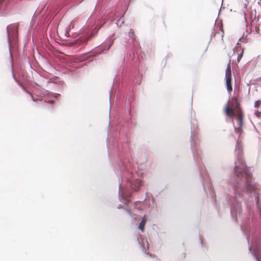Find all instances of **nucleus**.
Here are the masks:
<instances>
[{"instance_id":"6","label":"nucleus","mask_w":261,"mask_h":261,"mask_svg":"<svg viewBox=\"0 0 261 261\" xmlns=\"http://www.w3.org/2000/svg\"><path fill=\"white\" fill-rule=\"evenodd\" d=\"M141 185V180L139 179H135L130 185L131 188L134 191H138Z\"/></svg>"},{"instance_id":"9","label":"nucleus","mask_w":261,"mask_h":261,"mask_svg":"<svg viewBox=\"0 0 261 261\" xmlns=\"http://www.w3.org/2000/svg\"><path fill=\"white\" fill-rule=\"evenodd\" d=\"M239 50L241 51V53L239 54L238 58H237V60H238V62H240V60H241V59H242V58L243 57V52H244L243 49L241 48H240Z\"/></svg>"},{"instance_id":"7","label":"nucleus","mask_w":261,"mask_h":261,"mask_svg":"<svg viewBox=\"0 0 261 261\" xmlns=\"http://www.w3.org/2000/svg\"><path fill=\"white\" fill-rule=\"evenodd\" d=\"M147 222V220L145 218V216H144L141 222L139 224L138 228L141 231V232H144V226L145 225V224Z\"/></svg>"},{"instance_id":"11","label":"nucleus","mask_w":261,"mask_h":261,"mask_svg":"<svg viewBox=\"0 0 261 261\" xmlns=\"http://www.w3.org/2000/svg\"><path fill=\"white\" fill-rule=\"evenodd\" d=\"M261 105V100H258L255 102L254 107L256 108H258Z\"/></svg>"},{"instance_id":"4","label":"nucleus","mask_w":261,"mask_h":261,"mask_svg":"<svg viewBox=\"0 0 261 261\" xmlns=\"http://www.w3.org/2000/svg\"><path fill=\"white\" fill-rule=\"evenodd\" d=\"M237 113L236 119L238 121V127L235 128L236 132L240 133L242 131V126L243 124V113L242 109L236 112Z\"/></svg>"},{"instance_id":"10","label":"nucleus","mask_w":261,"mask_h":261,"mask_svg":"<svg viewBox=\"0 0 261 261\" xmlns=\"http://www.w3.org/2000/svg\"><path fill=\"white\" fill-rule=\"evenodd\" d=\"M238 169V167L237 166H236L234 168L235 173L237 174V175L238 177H240V175H242L243 174V171L239 172Z\"/></svg>"},{"instance_id":"3","label":"nucleus","mask_w":261,"mask_h":261,"mask_svg":"<svg viewBox=\"0 0 261 261\" xmlns=\"http://www.w3.org/2000/svg\"><path fill=\"white\" fill-rule=\"evenodd\" d=\"M225 81L227 91L231 92L232 91L231 86V70L230 62L228 64L225 72Z\"/></svg>"},{"instance_id":"14","label":"nucleus","mask_w":261,"mask_h":261,"mask_svg":"<svg viewBox=\"0 0 261 261\" xmlns=\"http://www.w3.org/2000/svg\"><path fill=\"white\" fill-rule=\"evenodd\" d=\"M49 102L50 103H54V101L53 100H50V101H49Z\"/></svg>"},{"instance_id":"15","label":"nucleus","mask_w":261,"mask_h":261,"mask_svg":"<svg viewBox=\"0 0 261 261\" xmlns=\"http://www.w3.org/2000/svg\"><path fill=\"white\" fill-rule=\"evenodd\" d=\"M244 8H245V9H246V8H247V4H245Z\"/></svg>"},{"instance_id":"16","label":"nucleus","mask_w":261,"mask_h":261,"mask_svg":"<svg viewBox=\"0 0 261 261\" xmlns=\"http://www.w3.org/2000/svg\"><path fill=\"white\" fill-rule=\"evenodd\" d=\"M235 193L237 194V190L236 189H235Z\"/></svg>"},{"instance_id":"2","label":"nucleus","mask_w":261,"mask_h":261,"mask_svg":"<svg viewBox=\"0 0 261 261\" xmlns=\"http://www.w3.org/2000/svg\"><path fill=\"white\" fill-rule=\"evenodd\" d=\"M17 29L18 26L16 24H11L7 27V30L9 44H11L12 40H14L16 38Z\"/></svg>"},{"instance_id":"12","label":"nucleus","mask_w":261,"mask_h":261,"mask_svg":"<svg viewBox=\"0 0 261 261\" xmlns=\"http://www.w3.org/2000/svg\"><path fill=\"white\" fill-rule=\"evenodd\" d=\"M255 115L258 118L261 117V111H256L255 112Z\"/></svg>"},{"instance_id":"5","label":"nucleus","mask_w":261,"mask_h":261,"mask_svg":"<svg viewBox=\"0 0 261 261\" xmlns=\"http://www.w3.org/2000/svg\"><path fill=\"white\" fill-rule=\"evenodd\" d=\"M245 174L246 176V191L247 192H249L256 190V186L251 182V177L250 174H248L247 172H245Z\"/></svg>"},{"instance_id":"13","label":"nucleus","mask_w":261,"mask_h":261,"mask_svg":"<svg viewBox=\"0 0 261 261\" xmlns=\"http://www.w3.org/2000/svg\"><path fill=\"white\" fill-rule=\"evenodd\" d=\"M27 92H28V93H29V94L31 95V97H32V100H33V101H36V99L34 98V97H33V96H32V94H31L30 92L27 91Z\"/></svg>"},{"instance_id":"1","label":"nucleus","mask_w":261,"mask_h":261,"mask_svg":"<svg viewBox=\"0 0 261 261\" xmlns=\"http://www.w3.org/2000/svg\"><path fill=\"white\" fill-rule=\"evenodd\" d=\"M240 102L237 97H234L229 101L225 107V113L226 115L232 117L235 115V110L236 112L241 110Z\"/></svg>"},{"instance_id":"8","label":"nucleus","mask_w":261,"mask_h":261,"mask_svg":"<svg viewBox=\"0 0 261 261\" xmlns=\"http://www.w3.org/2000/svg\"><path fill=\"white\" fill-rule=\"evenodd\" d=\"M254 256H255L257 261L261 259V250H257L254 252Z\"/></svg>"}]
</instances>
